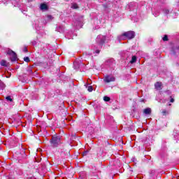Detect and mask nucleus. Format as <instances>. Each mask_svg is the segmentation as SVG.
Segmentation results:
<instances>
[{"label": "nucleus", "instance_id": "1", "mask_svg": "<svg viewBox=\"0 0 179 179\" xmlns=\"http://www.w3.org/2000/svg\"><path fill=\"white\" fill-rule=\"evenodd\" d=\"M135 37V32L134 31H129L123 33L122 35L117 36V39L120 40H125V38H128L131 40Z\"/></svg>", "mask_w": 179, "mask_h": 179}, {"label": "nucleus", "instance_id": "2", "mask_svg": "<svg viewBox=\"0 0 179 179\" xmlns=\"http://www.w3.org/2000/svg\"><path fill=\"white\" fill-rule=\"evenodd\" d=\"M50 145L53 148H57L59 145H61V137L59 136H52L50 140Z\"/></svg>", "mask_w": 179, "mask_h": 179}, {"label": "nucleus", "instance_id": "3", "mask_svg": "<svg viewBox=\"0 0 179 179\" xmlns=\"http://www.w3.org/2000/svg\"><path fill=\"white\" fill-rule=\"evenodd\" d=\"M171 55H173L174 57H178V55H179V45H174L171 48Z\"/></svg>", "mask_w": 179, "mask_h": 179}, {"label": "nucleus", "instance_id": "4", "mask_svg": "<svg viewBox=\"0 0 179 179\" xmlns=\"http://www.w3.org/2000/svg\"><path fill=\"white\" fill-rule=\"evenodd\" d=\"M7 54L9 56H10V59L11 62H15L16 59H17V55L12 50H8Z\"/></svg>", "mask_w": 179, "mask_h": 179}, {"label": "nucleus", "instance_id": "5", "mask_svg": "<svg viewBox=\"0 0 179 179\" xmlns=\"http://www.w3.org/2000/svg\"><path fill=\"white\" fill-rule=\"evenodd\" d=\"M96 41L98 43V44H104L106 43V36L99 35L96 38Z\"/></svg>", "mask_w": 179, "mask_h": 179}, {"label": "nucleus", "instance_id": "6", "mask_svg": "<svg viewBox=\"0 0 179 179\" xmlns=\"http://www.w3.org/2000/svg\"><path fill=\"white\" fill-rule=\"evenodd\" d=\"M103 82L106 83H110V82H115V78L111 76H106L104 77Z\"/></svg>", "mask_w": 179, "mask_h": 179}, {"label": "nucleus", "instance_id": "7", "mask_svg": "<svg viewBox=\"0 0 179 179\" xmlns=\"http://www.w3.org/2000/svg\"><path fill=\"white\" fill-rule=\"evenodd\" d=\"M143 113L145 114V115H149L152 114V109L150 108H146L143 110Z\"/></svg>", "mask_w": 179, "mask_h": 179}, {"label": "nucleus", "instance_id": "8", "mask_svg": "<svg viewBox=\"0 0 179 179\" xmlns=\"http://www.w3.org/2000/svg\"><path fill=\"white\" fill-rule=\"evenodd\" d=\"M155 88L157 90H162V83H161V82H157V83L155 84Z\"/></svg>", "mask_w": 179, "mask_h": 179}, {"label": "nucleus", "instance_id": "9", "mask_svg": "<svg viewBox=\"0 0 179 179\" xmlns=\"http://www.w3.org/2000/svg\"><path fill=\"white\" fill-rule=\"evenodd\" d=\"M73 26H76L77 29H80V27H82V21H79V20L76 21Z\"/></svg>", "mask_w": 179, "mask_h": 179}, {"label": "nucleus", "instance_id": "10", "mask_svg": "<svg viewBox=\"0 0 179 179\" xmlns=\"http://www.w3.org/2000/svg\"><path fill=\"white\" fill-rule=\"evenodd\" d=\"M163 13L166 15V16H168V15H171V10H170L169 8H164Z\"/></svg>", "mask_w": 179, "mask_h": 179}, {"label": "nucleus", "instance_id": "11", "mask_svg": "<svg viewBox=\"0 0 179 179\" xmlns=\"http://www.w3.org/2000/svg\"><path fill=\"white\" fill-rule=\"evenodd\" d=\"M40 9L41 10H47V9H48V7L46 6L45 3H42L41 4Z\"/></svg>", "mask_w": 179, "mask_h": 179}, {"label": "nucleus", "instance_id": "12", "mask_svg": "<svg viewBox=\"0 0 179 179\" xmlns=\"http://www.w3.org/2000/svg\"><path fill=\"white\" fill-rule=\"evenodd\" d=\"M1 66H8V63L6 60H1L0 62Z\"/></svg>", "mask_w": 179, "mask_h": 179}, {"label": "nucleus", "instance_id": "13", "mask_svg": "<svg viewBox=\"0 0 179 179\" xmlns=\"http://www.w3.org/2000/svg\"><path fill=\"white\" fill-rule=\"evenodd\" d=\"M136 62V56H132L130 64H135Z\"/></svg>", "mask_w": 179, "mask_h": 179}, {"label": "nucleus", "instance_id": "14", "mask_svg": "<svg viewBox=\"0 0 179 179\" xmlns=\"http://www.w3.org/2000/svg\"><path fill=\"white\" fill-rule=\"evenodd\" d=\"M4 87H5V84L1 80H0V89L1 90H3Z\"/></svg>", "mask_w": 179, "mask_h": 179}, {"label": "nucleus", "instance_id": "15", "mask_svg": "<svg viewBox=\"0 0 179 179\" xmlns=\"http://www.w3.org/2000/svg\"><path fill=\"white\" fill-rule=\"evenodd\" d=\"M71 8H72V9H78V8H79L78 6V5L76 4V3H72L71 4Z\"/></svg>", "mask_w": 179, "mask_h": 179}, {"label": "nucleus", "instance_id": "16", "mask_svg": "<svg viewBox=\"0 0 179 179\" xmlns=\"http://www.w3.org/2000/svg\"><path fill=\"white\" fill-rule=\"evenodd\" d=\"M152 15L155 17H157V16H159V15H160V13L159 11H155Z\"/></svg>", "mask_w": 179, "mask_h": 179}, {"label": "nucleus", "instance_id": "17", "mask_svg": "<svg viewBox=\"0 0 179 179\" xmlns=\"http://www.w3.org/2000/svg\"><path fill=\"white\" fill-rule=\"evenodd\" d=\"M162 40L163 41H169V36L167 35H164Z\"/></svg>", "mask_w": 179, "mask_h": 179}, {"label": "nucleus", "instance_id": "18", "mask_svg": "<svg viewBox=\"0 0 179 179\" xmlns=\"http://www.w3.org/2000/svg\"><path fill=\"white\" fill-rule=\"evenodd\" d=\"M73 66H74V69H78L79 68V64H78V63L76 62H75L73 63Z\"/></svg>", "mask_w": 179, "mask_h": 179}, {"label": "nucleus", "instance_id": "19", "mask_svg": "<svg viewBox=\"0 0 179 179\" xmlns=\"http://www.w3.org/2000/svg\"><path fill=\"white\" fill-rule=\"evenodd\" d=\"M6 99L7 100V101H10V102L13 101V99H11L10 96H6Z\"/></svg>", "mask_w": 179, "mask_h": 179}, {"label": "nucleus", "instance_id": "20", "mask_svg": "<svg viewBox=\"0 0 179 179\" xmlns=\"http://www.w3.org/2000/svg\"><path fill=\"white\" fill-rule=\"evenodd\" d=\"M24 61L25 62H30V58H29V57H26L24 58Z\"/></svg>", "mask_w": 179, "mask_h": 179}, {"label": "nucleus", "instance_id": "21", "mask_svg": "<svg viewBox=\"0 0 179 179\" xmlns=\"http://www.w3.org/2000/svg\"><path fill=\"white\" fill-rule=\"evenodd\" d=\"M104 101H110V97L108 96H103Z\"/></svg>", "mask_w": 179, "mask_h": 179}, {"label": "nucleus", "instance_id": "22", "mask_svg": "<svg viewBox=\"0 0 179 179\" xmlns=\"http://www.w3.org/2000/svg\"><path fill=\"white\" fill-rule=\"evenodd\" d=\"M87 90H88V92H93V87L89 86V87H87Z\"/></svg>", "mask_w": 179, "mask_h": 179}, {"label": "nucleus", "instance_id": "23", "mask_svg": "<svg viewBox=\"0 0 179 179\" xmlns=\"http://www.w3.org/2000/svg\"><path fill=\"white\" fill-rule=\"evenodd\" d=\"M27 72H28V73H29V74L33 73V71H32V70H31V68H28V69H27Z\"/></svg>", "mask_w": 179, "mask_h": 179}, {"label": "nucleus", "instance_id": "24", "mask_svg": "<svg viewBox=\"0 0 179 179\" xmlns=\"http://www.w3.org/2000/svg\"><path fill=\"white\" fill-rule=\"evenodd\" d=\"M170 103H174V98L173 96H170Z\"/></svg>", "mask_w": 179, "mask_h": 179}, {"label": "nucleus", "instance_id": "25", "mask_svg": "<svg viewBox=\"0 0 179 179\" xmlns=\"http://www.w3.org/2000/svg\"><path fill=\"white\" fill-rule=\"evenodd\" d=\"M48 20H51L52 19V16L48 15Z\"/></svg>", "mask_w": 179, "mask_h": 179}, {"label": "nucleus", "instance_id": "26", "mask_svg": "<svg viewBox=\"0 0 179 179\" xmlns=\"http://www.w3.org/2000/svg\"><path fill=\"white\" fill-rule=\"evenodd\" d=\"M23 51L24 52H27V48H24Z\"/></svg>", "mask_w": 179, "mask_h": 179}, {"label": "nucleus", "instance_id": "27", "mask_svg": "<svg viewBox=\"0 0 179 179\" xmlns=\"http://www.w3.org/2000/svg\"><path fill=\"white\" fill-rule=\"evenodd\" d=\"M95 54H100V50H96L95 51Z\"/></svg>", "mask_w": 179, "mask_h": 179}, {"label": "nucleus", "instance_id": "28", "mask_svg": "<svg viewBox=\"0 0 179 179\" xmlns=\"http://www.w3.org/2000/svg\"><path fill=\"white\" fill-rule=\"evenodd\" d=\"M166 110H164L163 111H162V114L164 115H166Z\"/></svg>", "mask_w": 179, "mask_h": 179}, {"label": "nucleus", "instance_id": "29", "mask_svg": "<svg viewBox=\"0 0 179 179\" xmlns=\"http://www.w3.org/2000/svg\"><path fill=\"white\" fill-rule=\"evenodd\" d=\"M86 155H87V151L83 153V156H86Z\"/></svg>", "mask_w": 179, "mask_h": 179}, {"label": "nucleus", "instance_id": "30", "mask_svg": "<svg viewBox=\"0 0 179 179\" xmlns=\"http://www.w3.org/2000/svg\"><path fill=\"white\" fill-rule=\"evenodd\" d=\"M36 43V41H34V42H32V45H35Z\"/></svg>", "mask_w": 179, "mask_h": 179}, {"label": "nucleus", "instance_id": "31", "mask_svg": "<svg viewBox=\"0 0 179 179\" xmlns=\"http://www.w3.org/2000/svg\"><path fill=\"white\" fill-rule=\"evenodd\" d=\"M35 28L36 29V30H38V27H37V25H35Z\"/></svg>", "mask_w": 179, "mask_h": 179}, {"label": "nucleus", "instance_id": "32", "mask_svg": "<svg viewBox=\"0 0 179 179\" xmlns=\"http://www.w3.org/2000/svg\"><path fill=\"white\" fill-rule=\"evenodd\" d=\"M6 2H9L10 0H5Z\"/></svg>", "mask_w": 179, "mask_h": 179}, {"label": "nucleus", "instance_id": "33", "mask_svg": "<svg viewBox=\"0 0 179 179\" xmlns=\"http://www.w3.org/2000/svg\"><path fill=\"white\" fill-rule=\"evenodd\" d=\"M62 31H64V29H62Z\"/></svg>", "mask_w": 179, "mask_h": 179}, {"label": "nucleus", "instance_id": "34", "mask_svg": "<svg viewBox=\"0 0 179 179\" xmlns=\"http://www.w3.org/2000/svg\"><path fill=\"white\" fill-rule=\"evenodd\" d=\"M3 3H6L3 2Z\"/></svg>", "mask_w": 179, "mask_h": 179}]
</instances>
